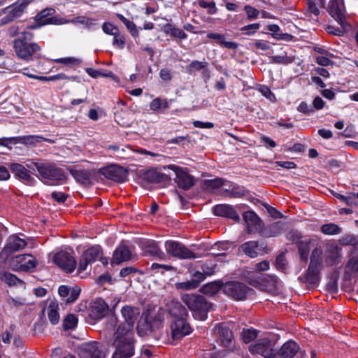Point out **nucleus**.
Here are the masks:
<instances>
[{
    "label": "nucleus",
    "mask_w": 358,
    "mask_h": 358,
    "mask_svg": "<svg viewBox=\"0 0 358 358\" xmlns=\"http://www.w3.org/2000/svg\"><path fill=\"white\" fill-rule=\"evenodd\" d=\"M33 38L32 33L24 31L14 41L15 52L20 59L29 62L41 57V47L32 42Z\"/></svg>",
    "instance_id": "1"
},
{
    "label": "nucleus",
    "mask_w": 358,
    "mask_h": 358,
    "mask_svg": "<svg viewBox=\"0 0 358 358\" xmlns=\"http://www.w3.org/2000/svg\"><path fill=\"white\" fill-rule=\"evenodd\" d=\"M165 314L166 310L162 308H153L144 311L136 327L138 334L143 336L160 328L164 321Z\"/></svg>",
    "instance_id": "2"
},
{
    "label": "nucleus",
    "mask_w": 358,
    "mask_h": 358,
    "mask_svg": "<svg viewBox=\"0 0 358 358\" xmlns=\"http://www.w3.org/2000/svg\"><path fill=\"white\" fill-rule=\"evenodd\" d=\"M134 332L126 330L123 327H117L113 338L115 348L113 358H129L134 353Z\"/></svg>",
    "instance_id": "3"
},
{
    "label": "nucleus",
    "mask_w": 358,
    "mask_h": 358,
    "mask_svg": "<svg viewBox=\"0 0 358 358\" xmlns=\"http://www.w3.org/2000/svg\"><path fill=\"white\" fill-rule=\"evenodd\" d=\"M182 301L192 312L193 316L198 320H205L207 313L212 308V304L208 303L203 296L195 294H184Z\"/></svg>",
    "instance_id": "4"
},
{
    "label": "nucleus",
    "mask_w": 358,
    "mask_h": 358,
    "mask_svg": "<svg viewBox=\"0 0 358 358\" xmlns=\"http://www.w3.org/2000/svg\"><path fill=\"white\" fill-rule=\"evenodd\" d=\"M32 165L36 166L44 182L48 185H56L57 182L65 179L62 171L57 168L53 164L31 162V164H27V166L31 169Z\"/></svg>",
    "instance_id": "5"
},
{
    "label": "nucleus",
    "mask_w": 358,
    "mask_h": 358,
    "mask_svg": "<svg viewBox=\"0 0 358 358\" xmlns=\"http://www.w3.org/2000/svg\"><path fill=\"white\" fill-rule=\"evenodd\" d=\"M275 343L267 337L258 339L250 345V351L252 354H259L265 358H273L275 355Z\"/></svg>",
    "instance_id": "6"
},
{
    "label": "nucleus",
    "mask_w": 358,
    "mask_h": 358,
    "mask_svg": "<svg viewBox=\"0 0 358 358\" xmlns=\"http://www.w3.org/2000/svg\"><path fill=\"white\" fill-rule=\"evenodd\" d=\"M165 247L168 253L180 259H196L201 257L177 241H168L165 243Z\"/></svg>",
    "instance_id": "7"
},
{
    "label": "nucleus",
    "mask_w": 358,
    "mask_h": 358,
    "mask_svg": "<svg viewBox=\"0 0 358 358\" xmlns=\"http://www.w3.org/2000/svg\"><path fill=\"white\" fill-rule=\"evenodd\" d=\"M36 259L31 255H20L12 257L9 266L13 271H27L34 268L36 265Z\"/></svg>",
    "instance_id": "8"
},
{
    "label": "nucleus",
    "mask_w": 358,
    "mask_h": 358,
    "mask_svg": "<svg viewBox=\"0 0 358 358\" xmlns=\"http://www.w3.org/2000/svg\"><path fill=\"white\" fill-rule=\"evenodd\" d=\"M164 169H171L176 174L175 181L179 187L184 189H189L195 183V180L187 171L186 169L181 168L174 164H171L164 167Z\"/></svg>",
    "instance_id": "9"
},
{
    "label": "nucleus",
    "mask_w": 358,
    "mask_h": 358,
    "mask_svg": "<svg viewBox=\"0 0 358 358\" xmlns=\"http://www.w3.org/2000/svg\"><path fill=\"white\" fill-rule=\"evenodd\" d=\"M287 238L293 243L298 244L301 258L306 262L311 248L310 239L306 237H302L299 231L294 230L290 231L287 234Z\"/></svg>",
    "instance_id": "10"
},
{
    "label": "nucleus",
    "mask_w": 358,
    "mask_h": 358,
    "mask_svg": "<svg viewBox=\"0 0 358 358\" xmlns=\"http://www.w3.org/2000/svg\"><path fill=\"white\" fill-rule=\"evenodd\" d=\"M27 245L24 238L17 235H11L8 238L6 245L0 253V258L6 259L11 253L24 249Z\"/></svg>",
    "instance_id": "11"
},
{
    "label": "nucleus",
    "mask_w": 358,
    "mask_h": 358,
    "mask_svg": "<svg viewBox=\"0 0 358 358\" xmlns=\"http://www.w3.org/2000/svg\"><path fill=\"white\" fill-rule=\"evenodd\" d=\"M249 289L243 284L237 282H228L223 285V292L227 296L236 299H245Z\"/></svg>",
    "instance_id": "12"
},
{
    "label": "nucleus",
    "mask_w": 358,
    "mask_h": 358,
    "mask_svg": "<svg viewBox=\"0 0 358 358\" xmlns=\"http://www.w3.org/2000/svg\"><path fill=\"white\" fill-rule=\"evenodd\" d=\"M121 314L125 324H121L118 327H123L126 330H129L131 332H134V325L140 315L139 309L134 306H125L122 307Z\"/></svg>",
    "instance_id": "13"
},
{
    "label": "nucleus",
    "mask_w": 358,
    "mask_h": 358,
    "mask_svg": "<svg viewBox=\"0 0 358 358\" xmlns=\"http://www.w3.org/2000/svg\"><path fill=\"white\" fill-rule=\"evenodd\" d=\"M29 0H18L12 6H10L3 10V13L6 15L2 19L3 24H7L15 18L19 17L24 12L25 8L29 4Z\"/></svg>",
    "instance_id": "14"
},
{
    "label": "nucleus",
    "mask_w": 358,
    "mask_h": 358,
    "mask_svg": "<svg viewBox=\"0 0 358 358\" xmlns=\"http://www.w3.org/2000/svg\"><path fill=\"white\" fill-rule=\"evenodd\" d=\"M80 358H104L105 355L99 343L90 342L82 344L79 350Z\"/></svg>",
    "instance_id": "15"
},
{
    "label": "nucleus",
    "mask_w": 358,
    "mask_h": 358,
    "mask_svg": "<svg viewBox=\"0 0 358 358\" xmlns=\"http://www.w3.org/2000/svg\"><path fill=\"white\" fill-rule=\"evenodd\" d=\"M54 262L62 269L66 272H72L76 268V262L69 253L60 251L53 257Z\"/></svg>",
    "instance_id": "16"
},
{
    "label": "nucleus",
    "mask_w": 358,
    "mask_h": 358,
    "mask_svg": "<svg viewBox=\"0 0 358 358\" xmlns=\"http://www.w3.org/2000/svg\"><path fill=\"white\" fill-rule=\"evenodd\" d=\"M170 328L173 340H180L192 332V328L187 322L186 319L173 320Z\"/></svg>",
    "instance_id": "17"
},
{
    "label": "nucleus",
    "mask_w": 358,
    "mask_h": 358,
    "mask_svg": "<svg viewBox=\"0 0 358 358\" xmlns=\"http://www.w3.org/2000/svg\"><path fill=\"white\" fill-rule=\"evenodd\" d=\"M101 254V249L99 245H94L86 250L80 257L78 270L80 271L86 270L87 265L98 259Z\"/></svg>",
    "instance_id": "18"
},
{
    "label": "nucleus",
    "mask_w": 358,
    "mask_h": 358,
    "mask_svg": "<svg viewBox=\"0 0 358 358\" xmlns=\"http://www.w3.org/2000/svg\"><path fill=\"white\" fill-rule=\"evenodd\" d=\"M140 180L141 185L144 187H147L150 184L169 182L170 178L164 173L151 169L143 173L141 175Z\"/></svg>",
    "instance_id": "19"
},
{
    "label": "nucleus",
    "mask_w": 358,
    "mask_h": 358,
    "mask_svg": "<svg viewBox=\"0 0 358 358\" xmlns=\"http://www.w3.org/2000/svg\"><path fill=\"white\" fill-rule=\"evenodd\" d=\"M100 173L106 178L116 182H122L127 180V172L121 166L111 165L100 170Z\"/></svg>",
    "instance_id": "20"
},
{
    "label": "nucleus",
    "mask_w": 358,
    "mask_h": 358,
    "mask_svg": "<svg viewBox=\"0 0 358 358\" xmlns=\"http://www.w3.org/2000/svg\"><path fill=\"white\" fill-rule=\"evenodd\" d=\"M329 13L341 26L345 22V8L343 0H331L329 6Z\"/></svg>",
    "instance_id": "21"
},
{
    "label": "nucleus",
    "mask_w": 358,
    "mask_h": 358,
    "mask_svg": "<svg viewBox=\"0 0 358 358\" xmlns=\"http://www.w3.org/2000/svg\"><path fill=\"white\" fill-rule=\"evenodd\" d=\"M166 312L167 311L173 320L187 319L188 316L186 308L178 301L172 300L166 305Z\"/></svg>",
    "instance_id": "22"
},
{
    "label": "nucleus",
    "mask_w": 358,
    "mask_h": 358,
    "mask_svg": "<svg viewBox=\"0 0 358 358\" xmlns=\"http://www.w3.org/2000/svg\"><path fill=\"white\" fill-rule=\"evenodd\" d=\"M135 256L132 255L131 251L129 250L128 246L122 244L119 245L114 251L111 264H120L121 263L131 260Z\"/></svg>",
    "instance_id": "23"
},
{
    "label": "nucleus",
    "mask_w": 358,
    "mask_h": 358,
    "mask_svg": "<svg viewBox=\"0 0 358 358\" xmlns=\"http://www.w3.org/2000/svg\"><path fill=\"white\" fill-rule=\"evenodd\" d=\"M299 347L296 343L289 341L284 343L280 349L275 352L276 358H292L298 352Z\"/></svg>",
    "instance_id": "24"
},
{
    "label": "nucleus",
    "mask_w": 358,
    "mask_h": 358,
    "mask_svg": "<svg viewBox=\"0 0 358 358\" xmlns=\"http://www.w3.org/2000/svg\"><path fill=\"white\" fill-rule=\"evenodd\" d=\"M109 312V306L103 299L96 300L92 307L90 316L95 320H101Z\"/></svg>",
    "instance_id": "25"
},
{
    "label": "nucleus",
    "mask_w": 358,
    "mask_h": 358,
    "mask_svg": "<svg viewBox=\"0 0 358 358\" xmlns=\"http://www.w3.org/2000/svg\"><path fill=\"white\" fill-rule=\"evenodd\" d=\"M213 213L217 216L230 218L234 221H239L240 217L234 208L227 204H219L214 207Z\"/></svg>",
    "instance_id": "26"
},
{
    "label": "nucleus",
    "mask_w": 358,
    "mask_h": 358,
    "mask_svg": "<svg viewBox=\"0 0 358 358\" xmlns=\"http://www.w3.org/2000/svg\"><path fill=\"white\" fill-rule=\"evenodd\" d=\"M243 219L247 223L249 233L257 231L262 228V220L254 212H245L243 214Z\"/></svg>",
    "instance_id": "27"
},
{
    "label": "nucleus",
    "mask_w": 358,
    "mask_h": 358,
    "mask_svg": "<svg viewBox=\"0 0 358 358\" xmlns=\"http://www.w3.org/2000/svg\"><path fill=\"white\" fill-rule=\"evenodd\" d=\"M58 292L61 297H66V303H73L79 296L80 293V288L78 286L69 287L66 285H61L58 289Z\"/></svg>",
    "instance_id": "28"
},
{
    "label": "nucleus",
    "mask_w": 358,
    "mask_h": 358,
    "mask_svg": "<svg viewBox=\"0 0 358 358\" xmlns=\"http://www.w3.org/2000/svg\"><path fill=\"white\" fill-rule=\"evenodd\" d=\"M207 38L215 41L218 45L227 49L236 50L238 47V43L234 41H227L224 35L220 33H208Z\"/></svg>",
    "instance_id": "29"
},
{
    "label": "nucleus",
    "mask_w": 358,
    "mask_h": 358,
    "mask_svg": "<svg viewBox=\"0 0 358 358\" xmlns=\"http://www.w3.org/2000/svg\"><path fill=\"white\" fill-rule=\"evenodd\" d=\"M11 170L17 177L27 183H31L34 180L29 171L20 164H12Z\"/></svg>",
    "instance_id": "30"
},
{
    "label": "nucleus",
    "mask_w": 358,
    "mask_h": 358,
    "mask_svg": "<svg viewBox=\"0 0 358 358\" xmlns=\"http://www.w3.org/2000/svg\"><path fill=\"white\" fill-rule=\"evenodd\" d=\"M43 312L46 313L48 320L52 325L58 324L60 316L59 313V305L56 302L51 301L48 306L44 309Z\"/></svg>",
    "instance_id": "31"
},
{
    "label": "nucleus",
    "mask_w": 358,
    "mask_h": 358,
    "mask_svg": "<svg viewBox=\"0 0 358 358\" xmlns=\"http://www.w3.org/2000/svg\"><path fill=\"white\" fill-rule=\"evenodd\" d=\"M239 249L251 258H255L258 255V242L250 241L244 243Z\"/></svg>",
    "instance_id": "32"
},
{
    "label": "nucleus",
    "mask_w": 358,
    "mask_h": 358,
    "mask_svg": "<svg viewBox=\"0 0 358 358\" xmlns=\"http://www.w3.org/2000/svg\"><path fill=\"white\" fill-rule=\"evenodd\" d=\"M54 11L52 8H46L35 16V21L39 26L50 24L52 19L50 17Z\"/></svg>",
    "instance_id": "33"
},
{
    "label": "nucleus",
    "mask_w": 358,
    "mask_h": 358,
    "mask_svg": "<svg viewBox=\"0 0 358 358\" xmlns=\"http://www.w3.org/2000/svg\"><path fill=\"white\" fill-rule=\"evenodd\" d=\"M222 286V285L220 281H215L203 285L201 291L205 294L213 296L220 290Z\"/></svg>",
    "instance_id": "34"
},
{
    "label": "nucleus",
    "mask_w": 358,
    "mask_h": 358,
    "mask_svg": "<svg viewBox=\"0 0 358 358\" xmlns=\"http://www.w3.org/2000/svg\"><path fill=\"white\" fill-rule=\"evenodd\" d=\"M63 23H72L74 24H80L84 25L87 28H90L95 24L94 21L93 20L90 19L85 16H77L70 20H64Z\"/></svg>",
    "instance_id": "35"
},
{
    "label": "nucleus",
    "mask_w": 358,
    "mask_h": 358,
    "mask_svg": "<svg viewBox=\"0 0 358 358\" xmlns=\"http://www.w3.org/2000/svg\"><path fill=\"white\" fill-rule=\"evenodd\" d=\"M267 29L273 32V37L277 40H285L289 41L292 38V36L288 34L280 33V27L277 24H269Z\"/></svg>",
    "instance_id": "36"
},
{
    "label": "nucleus",
    "mask_w": 358,
    "mask_h": 358,
    "mask_svg": "<svg viewBox=\"0 0 358 358\" xmlns=\"http://www.w3.org/2000/svg\"><path fill=\"white\" fill-rule=\"evenodd\" d=\"M317 52L321 54V55L316 56L315 55V58L317 60V62L322 66H328L332 64V62L329 59V56L331 55L327 51L322 49L321 48H317L315 46V52Z\"/></svg>",
    "instance_id": "37"
},
{
    "label": "nucleus",
    "mask_w": 358,
    "mask_h": 358,
    "mask_svg": "<svg viewBox=\"0 0 358 358\" xmlns=\"http://www.w3.org/2000/svg\"><path fill=\"white\" fill-rule=\"evenodd\" d=\"M169 105L166 99L155 98L150 103V109L153 112H158L161 109L169 108Z\"/></svg>",
    "instance_id": "38"
},
{
    "label": "nucleus",
    "mask_w": 358,
    "mask_h": 358,
    "mask_svg": "<svg viewBox=\"0 0 358 358\" xmlns=\"http://www.w3.org/2000/svg\"><path fill=\"white\" fill-rule=\"evenodd\" d=\"M222 190L225 193L226 196H240L243 195L238 186L227 181H225V185L222 187Z\"/></svg>",
    "instance_id": "39"
},
{
    "label": "nucleus",
    "mask_w": 358,
    "mask_h": 358,
    "mask_svg": "<svg viewBox=\"0 0 358 358\" xmlns=\"http://www.w3.org/2000/svg\"><path fill=\"white\" fill-rule=\"evenodd\" d=\"M283 229V224L280 222H277L269 225L266 229L265 234L267 236H275L280 234Z\"/></svg>",
    "instance_id": "40"
},
{
    "label": "nucleus",
    "mask_w": 358,
    "mask_h": 358,
    "mask_svg": "<svg viewBox=\"0 0 358 358\" xmlns=\"http://www.w3.org/2000/svg\"><path fill=\"white\" fill-rule=\"evenodd\" d=\"M321 231L327 235H335L341 232V229L336 224L329 223L321 227Z\"/></svg>",
    "instance_id": "41"
},
{
    "label": "nucleus",
    "mask_w": 358,
    "mask_h": 358,
    "mask_svg": "<svg viewBox=\"0 0 358 358\" xmlns=\"http://www.w3.org/2000/svg\"><path fill=\"white\" fill-rule=\"evenodd\" d=\"M165 31L166 34L180 39H185L187 37V34L182 29L171 25L165 27Z\"/></svg>",
    "instance_id": "42"
},
{
    "label": "nucleus",
    "mask_w": 358,
    "mask_h": 358,
    "mask_svg": "<svg viewBox=\"0 0 358 358\" xmlns=\"http://www.w3.org/2000/svg\"><path fill=\"white\" fill-rule=\"evenodd\" d=\"M78 324V318L73 314H69L63 320V328L64 330L73 329Z\"/></svg>",
    "instance_id": "43"
},
{
    "label": "nucleus",
    "mask_w": 358,
    "mask_h": 358,
    "mask_svg": "<svg viewBox=\"0 0 358 358\" xmlns=\"http://www.w3.org/2000/svg\"><path fill=\"white\" fill-rule=\"evenodd\" d=\"M147 252L159 259H163L165 257V254L160 250L159 247L154 241L149 242L148 245Z\"/></svg>",
    "instance_id": "44"
},
{
    "label": "nucleus",
    "mask_w": 358,
    "mask_h": 358,
    "mask_svg": "<svg viewBox=\"0 0 358 358\" xmlns=\"http://www.w3.org/2000/svg\"><path fill=\"white\" fill-rule=\"evenodd\" d=\"M55 62L58 64H63L65 65L78 66L81 64L82 60L78 57H69L57 59Z\"/></svg>",
    "instance_id": "45"
},
{
    "label": "nucleus",
    "mask_w": 358,
    "mask_h": 358,
    "mask_svg": "<svg viewBox=\"0 0 358 358\" xmlns=\"http://www.w3.org/2000/svg\"><path fill=\"white\" fill-rule=\"evenodd\" d=\"M72 176L76 179L78 181L85 183L90 180V173L85 171H71Z\"/></svg>",
    "instance_id": "46"
},
{
    "label": "nucleus",
    "mask_w": 358,
    "mask_h": 358,
    "mask_svg": "<svg viewBox=\"0 0 358 358\" xmlns=\"http://www.w3.org/2000/svg\"><path fill=\"white\" fill-rule=\"evenodd\" d=\"M117 17L121 20L122 23H124V24L131 31L133 36H136L138 34V31L136 29V25L132 21L127 19L121 14H118Z\"/></svg>",
    "instance_id": "47"
},
{
    "label": "nucleus",
    "mask_w": 358,
    "mask_h": 358,
    "mask_svg": "<svg viewBox=\"0 0 358 358\" xmlns=\"http://www.w3.org/2000/svg\"><path fill=\"white\" fill-rule=\"evenodd\" d=\"M242 338L246 343L251 342L257 336V332L252 329H243L242 331Z\"/></svg>",
    "instance_id": "48"
},
{
    "label": "nucleus",
    "mask_w": 358,
    "mask_h": 358,
    "mask_svg": "<svg viewBox=\"0 0 358 358\" xmlns=\"http://www.w3.org/2000/svg\"><path fill=\"white\" fill-rule=\"evenodd\" d=\"M176 287L178 289L190 290L197 288V286L196 281H194L192 278L191 280L185 282H177L176 284Z\"/></svg>",
    "instance_id": "49"
},
{
    "label": "nucleus",
    "mask_w": 358,
    "mask_h": 358,
    "mask_svg": "<svg viewBox=\"0 0 358 358\" xmlns=\"http://www.w3.org/2000/svg\"><path fill=\"white\" fill-rule=\"evenodd\" d=\"M18 72L21 73L22 75L27 76L30 78L41 80V78L42 76H37L36 74V70L34 68L26 67L23 68L18 71Z\"/></svg>",
    "instance_id": "50"
},
{
    "label": "nucleus",
    "mask_w": 358,
    "mask_h": 358,
    "mask_svg": "<svg viewBox=\"0 0 358 358\" xmlns=\"http://www.w3.org/2000/svg\"><path fill=\"white\" fill-rule=\"evenodd\" d=\"M347 24L344 22V25L341 26V28H336L331 25H327L325 27V30L330 34H333L335 36H341L343 34L346 29Z\"/></svg>",
    "instance_id": "51"
},
{
    "label": "nucleus",
    "mask_w": 358,
    "mask_h": 358,
    "mask_svg": "<svg viewBox=\"0 0 358 358\" xmlns=\"http://www.w3.org/2000/svg\"><path fill=\"white\" fill-rule=\"evenodd\" d=\"M22 141L28 145H33L37 143H41L43 141H48L45 138L40 136H26L22 138Z\"/></svg>",
    "instance_id": "52"
},
{
    "label": "nucleus",
    "mask_w": 358,
    "mask_h": 358,
    "mask_svg": "<svg viewBox=\"0 0 358 358\" xmlns=\"http://www.w3.org/2000/svg\"><path fill=\"white\" fill-rule=\"evenodd\" d=\"M102 29L103 32L106 34L113 36H115L116 34H118L119 32V29L117 27L108 22H105L103 24Z\"/></svg>",
    "instance_id": "53"
},
{
    "label": "nucleus",
    "mask_w": 358,
    "mask_h": 358,
    "mask_svg": "<svg viewBox=\"0 0 358 358\" xmlns=\"http://www.w3.org/2000/svg\"><path fill=\"white\" fill-rule=\"evenodd\" d=\"M271 59L272 62L273 63L283 64H287L292 63L294 61L292 57L287 56H274Z\"/></svg>",
    "instance_id": "54"
},
{
    "label": "nucleus",
    "mask_w": 358,
    "mask_h": 358,
    "mask_svg": "<svg viewBox=\"0 0 358 358\" xmlns=\"http://www.w3.org/2000/svg\"><path fill=\"white\" fill-rule=\"evenodd\" d=\"M208 63L206 62H199L197 60L192 61L189 65V69L190 71H200L206 67Z\"/></svg>",
    "instance_id": "55"
},
{
    "label": "nucleus",
    "mask_w": 358,
    "mask_h": 358,
    "mask_svg": "<svg viewBox=\"0 0 358 358\" xmlns=\"http://www.w3.org/2000/svg\"><path fill=\"white\" fill-rule=\"evenodd\" d=\"M208 187L215 189L218 187H222L225 185V180L221 178H216L213 180H209L206 181Z\"/></svg>",
    "instance_id": "56"
},
{
    "label": "nucleus",
    "mask_w": 358,
    "mask_h": 358,
    "mask_svg": "<svg viewBox=\"0 0 358 358\" xmlns=\"http://www.w3.org/2000/svg\"><path fill=\"white\" fill-rule=\"evenodd\" d=\"M124 43H125V38L124 37V36L120 34L119 33L116 34L114 36L113 42V45L114 46L117 47V48L122 49L124 46Z\"/></svg>",
    "instance_id": "57"
},
{
    "label": "nucleus",
    "mask_w": 358,
    "mask_h": 358,
    "mask_svg": "<svg viewBox=\"0 0 358 358\" xmlns=\"http://www.w3.org/2000/svg\"><path fill=\"white\" fill-rule=\"evenodd\" d=\"M259 27L260 24L259 23H254L242 27L241 30L245 31L248 35H252L254 34Z\"/></svg>",
    "instance_id": "58"
},
{
    "label": "nucleus",
    "mask_w": 358,
    "mask_h": 358,
    "mask_svg": "<svg viewBox=\"0 0 358 358\" xmlns=\"http://www.w3.org/2000/svg\"><path fill=\"white\" fill-rule=\"evenodd\" d=\"M244 10L247 13L248 17L250 19H256L259 13L258 10L250 6H245Z\"/></svg>",
    "instance_id": "59"
},
{
    "label": "nucleus",
    "mask_w": 358,
    "mask_h": 358,
    "mask_svg": "<svg viewBox=\"0 0 358 358\" xmlns=\"http://www.w3.org/2000/svg\"><path fill=\"white\" fill-rule=\"evenodd\" d=\"M215 266L212 262H206L202 266V269L206 275H211L215 273Z\"/></svg>",
    "instance_id": "60"
},
{
    "label": "nucleus",
    "mask_w": 358,
    "mask_h": 358,
    "mask_svg": "<svg viewBox=\"0 0 358 358\" xmlns=\"http://www.w3.org/2000/svg\"><path fill=\"white\" fill-rule=\"evenodd\" d=\"M259 92L262 93L263 96L266 97L267 99L273 101L275 99V96L273 94V93L271 91V90L266 87V86H262L259 89Z\"/></svg>",
    "instance_id": "61"
},
{
    "label": "nucleus",
    "mask_w": 358,
    "mask_h": 358,
    "mask_svg": "<svg viewBox=\"0 0 358 358\" xmlns=\"http://www.w3.org/2000/svg\"><path fill=\"white\" fill-rule=\"evenodd\" d=\"M199 5L204 8H208V13L213 14L216 12L215 4L213 2L201 1Z\"/></svg>",
    "instance_id": "62"
},
{
    "label": "nucleus",
    "mask_w": 358,
    "mask_h": 358,
    "mask_svg": "<svg viewBox=\"0 0 358 358\" xmlns=\"http://www.w3.org/2000/svg\"><path fill=\"white\" fill-rule=\"evenodd\" d=\"M254 46L257 49L264 50V51L269 50L271 48L269 43L268 41H263V40L257 41L254 43Z\"/></svg>",
    "instance_id": "63"
},
{
    "label": "nucleus",
    "mask_w": 358,
    "mask_h": 358,
    "mask_svg": "<svg viewBox=\"0 0 358 358\" xmlns=\"http://www.w3.org/2000/svg\"><path fill=\"white\" fill-rule=\"evenodd\" d=\"M345 203L348 206L358 205V201H357V199H356L355 193H352V192L348 193L346 195Z\"/></svg>",
    "instance_id": "64"
}]
</instances>
